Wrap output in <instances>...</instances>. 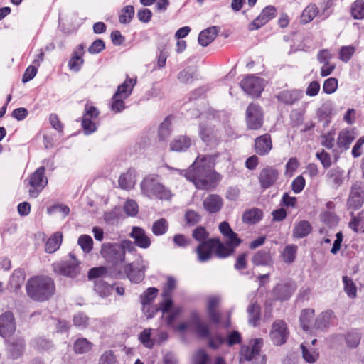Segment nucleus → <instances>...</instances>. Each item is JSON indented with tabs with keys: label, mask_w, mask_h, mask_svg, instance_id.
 Wrapping results in <instances>:
<instances>
[{
	"label": "nucleus",
	"mask_w": 364,
	"mask_h": 364,
	"mask_svg": "<svg viewBox=\"0 0 364 364\" xmlns=\"http://www.w3.org/2000/svg\"><path fill=\"white\" fill-rule=\"evenodd\" d=\"M158 289L155 287H149L146 291L141 295V303L143 306L144 311H149L151 309V313L147 314V318H151L155 312L157 311V309L150 306L151 303L154 300L158 294Z\"/></svg>",
	"instance_id": "b1692460"
},
{
	"label": "nucleus",
	"mask_w": 364,
	"mask_h": 364,
	"mask_svg": "<svg viewBox=\"0 0 364 364\" xmlns=\"http://www.w3.org/2000/svg\"><path fill=\"white\" fill-rule=\"evenodd\" d=\"M134 15V9L133 6L129 5L124 7L119 15V22L122 23H129Z\"/></svg>",
	"instance_id": "603ef678"
},
{
	"label": "nucleus",
	"mask_w": 364,
	"mask_h": 364,
	"mask_svg": "<svg viewBox=\"0 0 364 364\" xmlns=\"http://www.w3.org/2000/svg\"><path fill=\"white\" fill-rule=\"evenodd\" d=\"M262 345V339L256 338L250 341L248 345L242 346L240 351V361L253 360V364H265V356L260 354Z\"/></svg>",
	"instance_id": "423d86ee"
},
{
	"label": "nucleus",
	"mask_w": 364,
	"mask_h": 364,
	"mask_svg": "<svg viewBox=\"0 0 364 364\" xmlns=\"http://www.w3.org/2000/svg\"><path fill=\"white\" fill-rule=\"evenodd\" d=\"M92 347V344L86 338L77 339L73 345L74 351L77 354H83L89 352Z\"/></svg>",
	"instance_id": "de8ad7c7"
},
{
	"label": "nucleus",
	"mask_w": 364,
	"mask_h": 364,
	"mask_svg": "<svg viewBox=\"0 0 364 364\" xmlns=\"http://www.w3.org/2000/svg\"><path fill=\"white\" fill-rule=\"evenodd\" d=\"M303 97L302 91L297 89L283 90L276 95L277 100L287 105H292Z\"/></svg>",
	"instance_id": "4be33fe9"
},
{
	"label": "nucleus",
	"mask_w": 364,
	"mask_h": 364,
	"mask_svg": "<svg viewBox=\"0 0 364 364\" xmlns=\"http://www.w3.org/2000/svg\"><path fill=\"white\" fill-rule=\"evenodd\" d=\"M296 287L294 282H288L277 285L273 290V294L276 299L284 301L290 298L296 290Z\"/></svg>",
	"instance_id": "cd10ccee"
},
{
	"label": "nucleus",
	"mask_w": 364,
	"mask_h": 364,
	"mask_svg": "<svg viewBox=\"0 0 364 364\" xmlns=\"http://www.w3.org/2000/svg\"><path fill=\"white\" fill-rule=\"evenodd\" d=\"M151 328L144 329L139 336L140 342L148 348H152L156 344V338H151Z\"/></svg>",
	"instance_id": "49530a36"
},
{
	"label": "nucleus",
	"mask_w": 364,
	"mask_h": 364,
	"mask_svg": "<svg viewBox=\"0 0 364 364\" xmlns=\"http://www.w3.org/2000/svg\"><path fill=\"white\" fill-rule=\"evenodd\" d=\"M297 250L298 247L296 245H287L281 255L282 260L287 264L292 263L296 259Z\"/></svg>",
	"instance_id": "ea45409f"
},
{
	"label": "nucleus",
	"mask_w": 364,
	"mask_h": 364,
	"mask_svg": "<svg viewBox=\"0 0 364 364\" xmlns=\"http://www.w3.org/2000/svg\"><path fill=\"white\" fill-rule=\"evenodd\" d=\"M346 341L350 348H355L360 343V334L355 331L349 332L346 336Z\"/></svg>",
	"instance_id": "bf43d9fd"
},
{
	"label": "nucleus",
	"mask_w": 364,
	"mask_h": 364,
	"mask_svg": "<svg viewBox=\"0 0 364 364\" xmlns=\"http://www.w3.org/2000/svg\"><path fill=\"white\" fill-rule=\"evenodd\" d=\"M208 346L213 349L218 348L221 345L225 343L229 346L235 344H239L242 341L241 334L238 331H232L227 337V338L221 334H215L213 336L209 335Z\"/></svg>",
	"instance_id": "f8f14e48"
},
{
	"label": "nucleus",
	"mask_w": 364,
	"mask_h": 364,
	"mask_svg": "<svg viewBox=\"0 0 364 364\" xmlns=\"http://www.w3.org/2000/svg\"><path fill=\"white\" fill-rule=\"evenodd\" d=\"M168 229V223L164 218H161L153 223L152 232L156 236L165 234Z\"/></svg>",
	"instance_id": "8fccbe9b"
},
{
	"label": "nucleus",
	"mask_w": 364,
	"mask_h": 364,
	"mask_svg": "<svg viewBox=\"0 0 364 364\" xmlns=\"http://www.w3.org/2000/svg\"><path fill=\"white\" fill-rule=\"evenodd\" d=\"M182 311L183 308L181 306H174L171 309L169 312L166 314H167L165 317L166 324L179 331H184L187 330L191 325L198 337L205 338L209 336V325L201 319L200 315L196 311H193L191 314L190 323L188 322H180L176 324L175 323V320L182 313Z\"/></svg>",
	"instance_id": "f03ea898"
},
{
	"label": "nucleus",
	"mask_w": 364,
	"mask_h": 364,
	"mask_svg": "<svg viewBox=\"0 0 364 364\" xmlns=\"http://www.w3.org/2000/svg\"><path fill=\"white\" fill-rule=\"evenodd\" d=\"M204 209L209 213L219 212L223 206V200L218 194H210L203 203Z\"/></svg>",
	"instance_id": "c85d7f7f"
},
{
	"label": "nucleus",
	"mask_w": 364,
	"mask_h": 364,
	"mask_svg": "<svg viewBox=\"0 0 364 364\" xmlns=\"http://www.w3.org/2000/svg\"><path fill=\"white\" fill-rule=\"evenodd\" d=\"M136 173L134 169L129 168L126 173L122 174L118 183L122 189L130 190L134 188L136 183Z\"/></svg>",
	"instance_id": "473e14b6"
},
{
	"label": "nucleus",
	"mask_w": 364,
	"mask_h": 364,
	"mask_svg": "<svg viewBox=\"0 0 364 364\" xmlns=\"http://www.w3.org/2000/svg\"><path fill=\"white\" fill-rule=\"evenodd\" d=\"M177 282L176 280L168 277L166 282L164 284L162 288V301L159 304V309L162 311L163 316H165L166 313L169 312L174 306H173V300L171 299L172 293L176 288Z\"/></svg>",
	"instance_id": "6e6552de"
},
{
	"label": "nucleus",
	"mask_w": 364,
	"mask_h": 364,
	"mask_svg": "<svg viewBox=\"0 0 364 364\" xmlns=\"http://www.w3.org/2000/svg\"><path fill=\"white\" fill-rule=\"evenodd\" d=\"M178 79L182 83H191L194 80V75L190 70H183L178 73Z\"/></svg>",
	"instance_id": "338daca9"
},
{
	"label": "nucleus",
	"mask_w": 364,
	"mask_h": 364,
	"mask_svg": "<svg viewBox=\"0 0 364 364\" xmlns=\"http://www.w3.org/2000/svg\"><path fill=\"white\" fill-rule=\"evenodd\" d=\"M364 203V187L360 183H355L351 187L347 200V208L355 210L361 208Z\"/></svg>",
	"instance_id": "4468645a"
},
{
	"label": "nucleus",
	"mask_w": 364,
	"mask_h": 364,
	"mask_svg": "<svg viewBox=\"0 0 364 364\" xmlns=\"http://www.w3.org/2000/svg\"><path fill=\"white\" fill-rule=\"evenodd\" d=\"M99 114L98 109L95 106L86 104L82 120V127L86 134L96 131L97 126L94 121L98 117Z\"/></svg>",
	"instance_id": "ddd939ff"
},
{
	"label": "nucleus",
	"mask_w": 364,
	"mask_h": 364,
	"mask_svg": "<svg viewBox=\"0 0 364 364\" xmlns=\"http://www.w3.org/2000/svg\"><path fill=\"white\" fill-rule=\"evenodd\" d=\"M247 127L251 130H258L263 125L264 116L261 107L255 103H250L245 113Z\"/></svg>",
	"instance_id": "0eeeda50"
},
{
	"label": "nucleus",
	"mask_w": 364,
	"mask_h": 364,
	"mask_svg": "<svg viewBox=\"0 0 364 364\" xmlns=\"http://www.w3.org/2000/svg\"><path fill=\"white\" fill-rule=\"evenodd\" d=\"M355 52V47L353 46H342L339 50V59L347 63L350 60Z\"/></svg>",
	"instance_id": "5fc2aeb1"
},
{
	"label": "nucleus",
	"mask_w": 364,
	"mask_h": 364,
	"mask_svg": "<svg viewBox=\"0 0 364 364\" xmlns=\"http://www.w3.org/2000/svg\"><path fill=\"white\" fill-rule=\"evenodd\" d=\"M25 341L22 338H14L9 344L10 357L13 359L19 358L23 354Z\"/></svg>",
	"instance_id": "7c9ffc66"
},
{
	"label": "nucleus",
	"mask_w": 364,
	"mask_h": 364,
	"mask_svg": "<svg viewBox=\"0 0 364 364\" xmlns=\"http://www.w3.org/2000/svg\"><path fill=\"white\" fill-rule=\"evenodd\" d=\"M338 88V80L335 77L328 78L324 81L323 85V90L325 93L332 94L336 92Z\"/></svg>",
	"instance_id": "4d7b16f0"
},
{
	"label": "nucleus",
	"mask_w": 364,
	"mask_h": 364,
	"mask_svg": "<svg viewBox=\"0 0 364 364\" xmlns=\"http://www.w3.org/2000/svg\"><path fill=\"white\" fill-rule=\"evenodd\" d=\"M240 87L247 94L258 97L264 90V80L254 75H248L241 80Z\"/></svg>",
	"instance_id": "9b49d317"
},
{
	"label": "nucleus",
	"mask_w": 364,
	"mask_h": 364,
	"mask_svg": "<svg viewBox=\"0 0 364 364\" xmlns=\"http://www.w3.org/2000/svg\"><path fill=\"white\" fill-rule=\"evenodd\" d=\"M255 151L259 156H264L269 153L272 149V141L269 134L257 136L255 139Z\"/></svg>",
	"instance_id": "393cba45"
},
{
	"label": "nucleus",
	"mask_w": 364,
	"mask_h": 364,
	"mask_svg": "<svg viewBox=\"0 0 364 364\" xmlns=\"http://www.w3.org/2000/svg\"><path fill=\"white\" fill-rule=\"evenodd\" d=\"M277 10L274 6L269 5L264 8L259 15L254 19L248 26L250 31L257 30L273 19Z\"/></svg>",
	"instance_id": "2eb2a0df"
},
{
	"label": "nucleus",
	"mask_w": 364,
	"mask_h": 364,
	"mask_svg": "<svg viewBox=\"0 0 364 364\" xmlns=\"http://www.w3.org/2000/svg\"><path fill=\"white\" fill-rule=\"evenodd\" d=\"M117 359L112 350L105 351L100 358L99 364H116Z\"/></svg>",
	"instance_id": "e2e57ef3"
},
{
	"label": "nucleus",
	"mask_w": 364,
	"mask_h": 364,
	"mask_svg": "<svg viewBox=\"0 0 364 364\" xmlns=\"http://www.w3.org/2000/svg\"><path fill=\"white\" fill-rule=\"evenodd\" d=\"M84 54L85 46L82 44L79 45L74 49L68 64L70 70L78 72L80 70L84 63Z\"/></svg>",
	"instance_id": "a878e982"
},
{
	"label": "nucleus",
	"mask_w": 364,
	"mask_h": 364,
	"mask_svg": "<svg viewBox=\"0 0 364 364\" xmlns=\"http://www.w3.org/2000/svg\"><path fill=\"white\" fill-rule=\"evenodd\" d=\"M38 67L32 63L25 70L22 77V82L26 83L31 80L36 75Z\"/></svg>",
	"instance_id": "052dcab7"
},
{
	"label": "nucleus",
	"mask_w": 364,
	"mask_h": 364,
	"mask_svg": "<svg viewBox=\"0 0 364 364\" xmlns=\"http://www.w3.org/2000/svg\"><path fill=\"white\" fill-rule=\"evenodd\" d=\"M214 239V252L220 258H224L232 254L237 247L230 246V245L223 244L218 238Z\"/></svg>",
	"instance_id": "72a5a7b5"
},
{
	"label": "nucleus",
	"mask_w": 364,
	"mask_h": 364,
	"mask_svg": "<svg viewBox=\"0 0 364 364\" xmlns=\"http://www.w3.org/2000/svg\"><path fill=\"white\" fill-rule=\"evenodd\" d=\"M358 135L355 127H347L341 130L337 138V146L345 150L349 149L350 145Z\"/></svg>",
	"instance_id": "412c9836"
},
{
	"label": "nucleus",
	"mask_w": 364,
	"mask_h": 364,
	"mask_svg": "<svg viewBox=\"0 0 364 364\" xmlns=\"http://www.w3.org/2000/svg\"><path fill=\"white\" fill-rule=\"evenodd\" d=\"M312 228L307 220H301L298 223L293 230V236L296 238H302L307 236L311 232Z\"/></svg>",
	"instance_id": "58836bf2"
},
{
	"label": "nucleus",
	"mask_w": 364,
	"mask_h": 364,
	"mask_svg": "<svg viewBox=\"0 0 364 364\" xmlns=\"http://www.w3.org/2000/svg\"><path fill=\"white\" fill-rule=\"evenodd\" d=\"M124 212L129 216H134L138 213V205L133 200H128L124 206Z\"/></svg>",
	"instance_id": "680f3d73"
},
{
	"label": "nucleus",
	"mask_w": 364,
	"mask_h": 364,
	"mask_svg": "<svg viewBox=\"0 0 364 364\" xmlns=\"http://www.w3.org/2000/svg\"><path fill=\"white\" fill-rule=\"evenodd\" d=\"M16 330V323L14 314L11 311H6L0 316V335L4 337H9Z\"/></svg>",
	"instance_id": "6ab92c4d"
},
{
	"label": "nucleus",
	"mask_w": 364,
	"mask_h": 364,
	"mask_svg": "<svg viewBox=\"0 0 364 364\" xmlns=\"http://www.w3.org/2000/svg\"><path fill=\"white\" fill-rule=\"evenodd\" d=\"M126 98H124L117 94H114L112 99V110L115 112H119L123 110L125 107L124 102V100Z\"/></svg>",
	"instance_id": "13d9d810"
},
{
	"label": "nucleus",
	"mask_w": 364,
	"mask_h": 364,
	"mask_svg": "<svg viewBox=\"0 0 364 364\" xmlns=\"http://www.w3.org/2000/svg\"><path fill=\"white\" fill-rule=\"evenodd\" d=\"M350 14L354 19H364V0H355L352 3Z\"/></svg>",
	"instance_id": "c03bdc74"
},
{
	"label": "nucleus",
	"mask_w": 364,
	"mask_h": 364,
	"mask_svg": "<svg viewBox=\"0 0 364 364\" xmlns=\"http://www.w3.org/2000/svg\"><path fill=\"white\" fill-rule=\"evenodd\" d=\"M301 348L303 358L306 362L312 363L318 360L319 353L316 349L308 347L304 343L301 344Z\"/></svg>",
	"instance_id": "37998d69"
},
{
	"label": "nucleus",
	"mask_w": 364,
	"mask_h": 364,
	"mask_svg": "<svg viewBox=\"0 0 364 364\" xmlns=\"http://www.w3.org/2000/svg\"><path fill=\"white\" fill-rule=\"evenodd\" d=\"M214 161L211 155H198L187 170L180 171V175L192 182L198 189H212L221 178L215 171Z\"/></svg>",
	"instance_id": "f257e3e1"
},
{
	"label": "nucleus",
	"mask_w": 364,
	"mask_h": 364,
	"mask_svg": "<svg viewBox=\"0 0 364 364\" xmlns=\"http://www.w3.org/2000/svg\"><path fill=\"white\" fill-rule=\"evenodd\" d=\"M63 242V234L60 232H55L52 234L45 245V251L48 253H54L60 247Z\"/></svg>",
	"instance_id": "2f4dec72"
},
{
	"label": "nucleus",
	"mask_w": 364,
	"mask_h": 364,
	"mask_svg": "<svg viewBox=\"0 0 364 364\" xmlns=\"http://www.w3.org/2000/svg\"><path fill=\"white\" fill-rule=\"evenodd\" d=\"M129 236L134 239L133 245L142 249H147L151 245V240L145 230L141 227L134 226Z\"/></svg>",
	"instance_id": "a211bd4d"
},
{
	"label": "nucleus",
	"mask_w": 364,
	"mask_h": 364,
	"mask_svg": "<svg viewBox=\"0 0 364 364\" xmlns=\"http://www.w3.org/2000/svg\"><path fill=\"white\" fill-rule=\"evenodd\" d=\"M252 263L256 266H271L273 260L270 254V250L263 249L257 251L252 257Z\"/></svg>",
	"instance_id": "c756f323"
},
{
	"label": "nucleus",
	"mask_w": 364,
	"mask_h": 364,
	"mask_svg": "<svg viewBox=\"0 0 364 364\" xmlns=\"http://www.w3.org/2000/svg\"><path fill=\"white\" fill-rule=\"evenodd\" d=\"M146 266L141 263H128L124 265V271L129 279L134 283H140L145 277Z\"/></svg>",
	"instance_id": "f3484780"
},
{
	"label": "nucleus",
	"mask_w": 364,
	"mask_h": 364,
	"mask_svg": "<svg viewBox=\"0 0 364 364\" xmlns=\"http://www.w3.org/2000/svg\"><path fill=\"white\" fill-rule=\"evenodd\" d=\"M214 239L211 238L200 242L196 249L200 262L209 260L214 252Z\"/></svg>",
	"instance_id": "bb28decb"
},
{
	"label": "nucleus",
	"mask_w": 364,
	"mask_h": 364,
	"mask_svg": "<svg viewBox=\"0 0 364 364\" xmlns=\"http://www.w3.org/2000/svg\"><path fill=\"white\" fill-rule=\"evenodd\" d=\"M191 141L187 136H178L176 137L170 144L171 150L174 151H184L191 146Z\"/></svg>",
	"instance_id": "c9c22d12"
},
{
	"label": "nucleus",
	"mask_w": 364,
	"mask_h": 364,
	"mask_svg": "<svg viewBox=\"0 0 364 364\" xmlns=\"http://www.w3.org/2000/svg\"><path fill=\"white\" fill-rule=\"evenodd\" d=\"M218 228L227 245L233 247H238L240 245L242 240L238 237L237 234L232 230L228 222L223 221L220 223Z\"/></svg>",
	"instance_id": "5701e85b"
},
{
	"label": "nucleus",
	"mask_w": 364,
	"mask_h": 364,
	"mask_svg": "<svg viewBox=\"0 0 364 364\" xmlns=\"http://www.w3.org/2000/svg\"><path fill=\"white\" fill-rule=\"evenodd\" d=\"M78 245L85 253H89L93 247V240L90 235H80L77 240Z\"/></svg>",
	"instance_id": "864d4df0"
},
{
	"label": "nucleus",
	"mask_w": 364,
	"mask_h": 364,
	"mask_svg": "<svg viewBox=\"0 0 364 364\" xmlns=\"http://www.w3.org/2000/svg\"><path fill=\"white\" fill-rule=\"evenodd\" d=\"M315 313L314 309H306L301 311L300 316V323L304 331H307L314 321Z\"/></svg>",
	"instance_id": "4c0bfd02"
},
{
	"label": "nucleus",
	"mask_w": 364,
	"mask_h": 364,
	"mask_svg": "<svg viewBox=\"0 0 364 364\" xmlns=\"http://www.w3.org/2000/svg\"><path fill=\"white\" fill-rule=\"evenodd\" d=\"M318 9L315 4H309L303 11L301 15V21L303 23H307L311 21L318 14Z\"/></svg>",
	"instance_id": "a18cd8bd"
},
{
	"label": "nucleus",
	"mask_w": 364,
	"mask_h": 364,
	"mask_svg": "<svg viewBox=\"0 0 364 364\" xmlns=\"http://www.w3.org/2000/svg\"><path fill=\"white\" fill-rule=\"evenodd\" d=\"M306 184L304 178L302 176H297L291 183V188L295 193L302 191Z\"/></svg>",
	"instance_id": "69168bd1"
},
{
	"label": "nucleus",
	"mask_w": 364,
	"mask_h": 364,
	"mask_svg": "<svg viewBox=\"0 0 364 364\" xmlns=\"http://www.w3.org/2000/svg\"><path fill=\"white\" fill-rule=\"evenodd\" d=\"M26 291L33 300L43 302L49 300L55 294V284L48 276H35L28 280Z\"/></svg>",
	"instance_id": "7ed1b4c3"
},
{
	"label": "nucleus",
	"mask_w": 364,
	"mask_h": 364,
	"mask_svg": "<svg viewBox=\"0 0 364 364\" xmlns=\"http://www.w3.org/2000/svg\"><path fill=\"white\" fill-rule=\"evenodd\" d=\"M328 177L330 182L336 187H339L343 183L342 173L336 169H332L328 173Z\"/></svg>",
	"instance_id": "6e6d98bb"
},
{
	"label": "nucleus",
	"mask_w": 364,
	"mask_h": 364,
	"mask_svg": "<svg viewBox=\"0 0 364 364\" xmlns=\"http://www.w3.org/2000/svg\"><path fill=\"white\" fill-rule=\"evenodd\" d=\"M136 250L133 242L123 240L121 242H105L102 245L100 254L107 262L117 266L125 260L126 251Z\"/></svg>",
	"instance_id": "20e7f679"
},
{
	"label": "nucleus",
	"mask_w": 364,
	"mask_h": 364,
	"mask_svg": "<svg viewBox=\"0 0 364 364\" xmlns=\"http://www.w3.org/2000/svg\"><path fill=\"white\" fill-rule=\"evenodd\" d=\"M263 216L262 210L259 208H252L246 210L243 214V220L248 223H256Z\"/></svg>",
	"instance_id": "79ce46f5"
},
{
	"label": "nucleus",
	"mask_w": 364,
	"mask_h": 364,
	"mask_svg": "<svg viewBox=\"0 0 364 364\" xmlns=\"http://www.w3.org/2000/svg\"><path fill=\"white\" fill-rule=\"evenodd\" d=\"M217 28L215 26L210 27L201 31L198 36V43L202 46H208L217 36Z\"/></svg>",
	"instance_id": "e433bc0d"
},
{
	"label": "nucleus",
	"mask_w": 364,
	"mask_h": 364,
	"mask_svg": "<svg viewBox=\"0 0 364 364\" xmlns=\"http://www.w3.org/2000/svg\"><path fill=\"white\" fill-rule=\"evenodd\" d=\"M249 323L253 326L259 324L260 321V307L257 304H251L247 309Z\"/></svg>",
	"instance_id": "a19ab883"
},
{
	"label": "nucleus",
	"mask_w": 364,
	"mask_h": 364,
	"mask_svg": "<svg viewBox=\"0 0 364 364\" xmlns=\"http://www.w3.org/2000/svg\"><path fill=\"white\" fill-rule=\"evenodd\" d=\"M136 77L134 78H129L127 76L125 81L118 86L117 91L115 94L127 99L132 94L133 88L136 84Z\"/></svg>",
	"instance_id": "f704fd0d"
},
{
	"label": "nucleus",
	"mask_w": 364,
	"mask_h": 364,
	"mask_svg": "<svg viewBox=\"0 0 364 364\" xmlns=\"http://www.w3.org/2000/svg\"><path fill=\"white\" fill-rule=\"evenodd\" d=\"M53 272L58 274L69 277H75L80 274V268L77 263L69 261H60L53 264Z\"/></svg>",
	"instance_id": "dca6fc26"
},
{
	"label": "nucleus",
	"mask_w": 364,
	"mask_h": 364,
	"mask_svg": "<svg viewBox=\"0 0 364 364\" xmlns=\"http://www.w3.org/2000/svg\"><path fill=\"white\" fill-rule=\"evenodd\" d=\"M143 194L149 198H156L160 200H169L171 192L161 184L154 176H148L141 183Z\"/></svg>",
	"instance_id": "39448f33"
},
{
	"label": "nucleus",
	"mask_w": 364,
	"mask_h": 364,
	"mask_svg": "<svg viewBox=\"0 0 364 364\" xmlns=\"http://www.w3.org/2000/svg\"><path fill=\"white\" fill-rule=\"evenodd\" d=\"M105 48V42L101 39L95 40L89 47L88 51L91 54L99 53Z\"/></svg>",
	"instance_id": "774afa93"
},
{
	"label": "nucleus",
	"mask_w": 364,
	"mask_h": 364,
	"mask_svg": "<svg viewBox=\"0 0 364 364\" xmlns=\"http://www.w3.org/2000/svg\"><path fill=\"white\" fill-rule=\"evenodd\" d=\"M171 117H167L161 124L159 129V136L161 140H166L171 133Z\"/></svg>",
	"instance_id": "3c124183"
},
{
	"label": "nucleus",
	"mask_w": 364,
	"mask_h": 364,
	"mask_svg": "<svg viewBox=\"0 0 364 364\" xmlns=\"http://www.w3.org/2000/svg\"><path fill=\"white\" fill-rule=\"evenodd\" d=\"M209 234L203 227H197L193 232V237L199 242L206 241Z\"/></svg>",
	"instance_id": "0e129e2a"
},
{
	"label": "nucleus",
	"mask_w": 364,
	"mask_h": 364,
	"mask_svg": "<svg viewBox=\"0 0 364 364\" xmlns=\"http://www.w3.org/2000/svg\"><path fill=\"white\" fill-rule=\"evenodd\" d=\"M344 284V291L347 295L352 299L357 296V287L353 279L348 276H343L342 278Z\"/></svg>",
	"instance_id": "09e8293b"
},
{
	"label": "nucleus",
	"mask_w": 364,
	"mask_h": 364,
	"mask_svg": "<svg viewBox=\"0 0 364 364\" xmlns=\"http://www.w3.org/2000/svg\"><path fill=\"white\" fill-rule=\"evenodd\" d=\"M289 336V331L286 322L277 319L272 325L269 337L275 346H282L287 342Z\"/></svg>",
	"instance_id": "1a4fd4ad"
},
{
	"label": "nucleus",
	"mask_w": 364,
	"mask_h": 364,
	"mask_svg": "<svg viewBox=\"0 0 364 364\" xmlns=\"http://www.w3.org/2000/svg\"><path fill=\"white\" fill-rule=\"evenodd\" d=\"M279 177V171L273 167L267 166L261 170L259 181L261 187L267 189L272 186Z\"/></svg>",
	"instance_id": "aec40b11"
},
{
	"label": "nucleus",
	"mask_w": 364,
	"mask_h": 364,
	"mask_svg": "<svg viewBox=\"0 0 364 364\" xmlns=\"http://www.w3.org/2000/svg\"><path fill=\"white\" fill-rule=\"evenodd\" d=\"M45 167H39L33 173L29 178V195L31 197L36 198L40 192L48 183V179L45 176Z\"/></svg>",
	"instance_id": "9d476101"
}]
</instances>
